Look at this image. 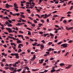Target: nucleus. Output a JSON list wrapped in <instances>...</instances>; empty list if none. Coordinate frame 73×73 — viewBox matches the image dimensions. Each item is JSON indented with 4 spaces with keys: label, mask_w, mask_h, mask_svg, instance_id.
Instances as JSON below:
<instances>
[{
    "label": "nucleus",
    "mask_w": 73,
    "mask_h": 73,
    "mask_svg": "<svg viewBox=\"0 0 73 73\" xmlns=\"http://www.w3.org/2000/svg\"><path fill=\"white\" fill-rule=\"evenodd\" d=\"M9 69L10 70H14V68L13 67H11L9 68Z\"/></svg>",
    "instance_id": "9b49d317"
},
{
    "label": "nucleus",
    "mask_w": 73,
    "mask_h": 73,
    "mask_svg": "<svg viewBox=\"0 0 73 73\" xmlns=\"http://www.w3.org/2000/svg\"><path fill=\"white\" fill-rule=\"evenodd\" d=\"M3 46H4V47H5V48H7V45H6V44H4L3 45Z\"/></svg>",
    "instance_id": "5fc2aeb1"
},
{
    "label": "nucleus",
    "mask_w": 73,
    "mask_h": 73,
    "mask_svg": "<svg viewBox=\"0 0 73 73\" xmlns=\"http://www.w3.org/2000/svg\"><path fill=\"white\" fill-rule=\"evenodd\" d=\"M58 17V16L57 15H54L53 16V17Z\"/></svg>",
    "instance_id": "dca6fc26"
},
{
    "label": "nucleus",
    "mask_w": 73,
    "mask_h": 73,
    "mask_svg": "<svg viewBox=\"0 0 73 73\" xmlns=\"http://www.w3.org/2000/svg\"><path fill=\"white\" fill-rule=\"evenodd\" d=\"M17 42L18 44H19V43H21L22 42L20 41V40H18Z\"/></svg>",
    "instance_id": "0eeeda50"
},
{
    "label": "nucleus",
    "mask_w": 73,
    "mask_h": 73,
    "mask_svg": "<svg viewBox=\"0 0 73 73\" xmlns=\"http://www.w3.org/2000/svg\"><path fill=\"white\" fill-rule=\"evenodd\" d=\"M40 46H41V47H40L41 49L42 50L43 49H44V46L42 44L40 45Z\"/></svg>",
    "instance_id": "39448f33"
},
{
    "label": "nucleus",
    "mask_w": 73,
    "mask_h": 73,
    "mask_svg": "<svg viewBox=\"0 0 73 73\" xmlns=\"http://www.w3.org/2000/svg\"><path fill=\"white\" fill-rule=\"evenodd\" d=\"M38 25H39L38 27H41V25H42V24H39Z\"/></svg>",
    "instance_id": "6ab92c4d"
},
{
    "label": "nucleus",
    "mask_w": 73,
    "mask_h": 73,
    "mask_svg": "<svg viewBox=\"0 0 73 73\" xmlns=\"http://www.w3.org/2000/svg\"><path fill=\"white\" fill-rule=\"evenodd\" d=\"M21 51H22V50H21V49H19V50L18 51V53H20V52H21Z\"/></svg>",
    "instance_id": "a211bd4d"
},
{
    "label": "nucleus",
    "mask_w": 73,
    "mask_h": 73,
    "mask_svg": "<svg viewBox=\"0 0 73 73\" xmlns=\"http://www.w3.org/2000/svg\"><path fill=\"white\" fill-rule=\"evenodd\" d=\"M49 35V34H48V33H47L46 34H44V37H46V36H47V35Z\"/></svg>",
    "instance_id": "b1692460"
},
{
    "label": "nucleus",
    "mask_w": 73,
    "mask_h": 73,
    "mask_svg": "<svg viewBox=\"0 0 73 73\" xmlns=\"http://www.w3.org/2000/svg\"><path fill=\"white\" fill-rule=\"evenodd\" d=\"M6 29L7 30H9V33H11V32H12V33H13V31H12V30H11V29H10L9 28H6Z\"/></svg>",
    "instance_id": "7ed1b4c3"
},
{
    "label": "nucleus",
    "mask_w": 73,
    "mask_h": 73,
    "mask_svg": "<svg viewBox=\"0 0 73 73\" xmlns=\"http://www.w3.org/2000/svg\"><path fill=\"white\" fill-rule=\"evenodd\" d=\"M72 64L69 65L68 66V67H66V69H70V68L72 67Z\"/></svg>",
    "instance_id": "20e7f679"
},
{
    "label": "nucleus",
    "mask_w": 73,
    "mask_h": 73,
    "mask_svg": "<svg viewBox=\"0 0 73 73\" xmlns=\"http://www.w3.org/2000/svg\"><path fill=\"white\" fill-rule=\"evenodd\" d=\"M63 45H64V47H63V48H66V47H67V44H63Z\"/></svg>",
    "instance_id": "6e6552de"
},
{
    "label": "nucleus",
    "mask_w": 73,
    "mask_h": 73,
    "mask_svg": "<svg viewBox=\"0 0 73 73\" xmlns=\"http://www.w3.org/2000/svg\"><path fill=\"white\" fill-rule=\"evenodd\" d=\"M51 50H52V48H50L48 50V52H49V51H51Z\"/></svg>",
    "instance_id": "79ce46f5"
},
{
    "label": "nucleus",
    "mask_w": 73,
    "mask_h": 73,
    "mask_svg": "<svg viewBox=\"0 0 73 73\" xmlns=\"http://www.w3.org/2000/svg\"><path fill=\"white\" fill-rule=\"evenodd\" d=\"M12 47L14 49L16 50V47H14V46H12Z\"/></svg>",
    "instance_id": "6e6d98bb"
},
{
    "label": "nucleus",
    "mask_w": 73,
    "mask_h": 73,
    "mask_svg": "<svg viewBox=\"0 0 73 73\" xmlns=\"http://www.w3.org/2000/svg\"><path fill=\"white\" fill-rule=\"evenodd\" d=\"M16 25L17 26H20V23H18V24H17Z\"/></svg>",
    "instance_id": "bb28decb"
},
{
    "label": "nucleus",
    "mask_w": 73,
    "mask_h": 73,
    "mask_svg": "<svg viewBox=\"0 0 73 73\" xmlns=\"http://www.w3.org/2000/svg\"><path fill=\"white\" fill-rule=\"evenodd\" d=\"M48 70H45L44 72H45V73H46V72H48Z\"/></svg>",
    "instance_id": "e2e57ef3"
},
{
    "label": "nucleus",
    "mask_w": 73,
    "mask_h": 73,
    "mask_svg": "<svg viewBox=\"0 0 73 73\" xmlns=\"http://www.w3.org/2000/svg\"><path fill=\"white\" fill-rule=\"evenodd\" d=\"M17 70H15L13 71V72L15 73V72L16 73V72H17Z\"/></svg>",
    "instance_id": "4d7b16f0"
},
{
    "label": "nucleus",
    "mask_w": 73,
    "mask_h": 73,
    "mask_svg": "<svg viewBox=\"0 0 73 73\" xmlns=\"http://www.w3.org/2000/svg\"><path fill=\"white\" fill-rule=\"evenodd\" d=\"M41 61L39 62V64H42L43 62V61H44V59H42L41 60Z\"/></svg>",
    "instance_id": "9d476101"
},
{
    "label": "nucleus",
    "mask_w": 73,
    "mask_h": 73,
    "mask_svg": "<svg viewBox=\"0 0 73 73\" xmlns=\"http://www.w3.org/2000/svg\"><path fill=\"white\" fill-rule=\"evenodd\" d=\"M34 59H35L34 58H33L31 59V60L32 61H34Z\"/></svg>",
    "instance_id": "de8ad7c7"
},
{
    "label": "nucleus",
    "mask_w": 73,
    "mask_h": 73,
    "mask_svg": "<svg viewBox=\"0 0 73 73\" xmlns=\"http://www.w3.org/2000/svg\"><path fill=\"white\" fill-rule=\"evenodd\" d=\"M11 45H14V44H15V43H11Z\"/></svg>",
    "instance_id": "a18cd8bd"
},
{
    "label": "nucleus",
    "mask_w": 73,
    "mask_h": 73,
    "mask_svg": "<svg viewBox=\"0 0 73 73\" xmlns=\"http://www.w3.org/2000/svg\"><path fill=\"white\" fill-rule=\"evenodd\" d=\"M46 21L48 23H49V19H47L46 20Z\"/></svg>",
    "instance_id": "052dcab7"
},
{
    "label": "nucleus",
    "mask_w": 73,
    "mask_h": 73,
    "mask_svg": "<svg viewBox=\"0 0 73 73\" xmlns=\"http://www.w3.org/2000/svg\"><path fill=\"white\" fill-rule=\"evenodd\" d=\"M33 27H35V25L34 24H33L31 25Z\"/></svg>",
    "instance_id": "bf43d9fd"
},
{
    "label": "nucleus",
    "mask_w": 73,
    "mask_h": 73,
    "mask_svg": "<svg viewBox=\"0 0 73 73\" xmlns=\"http://www.w3.org/2000/svg\"><path fill=\"white\" fill-rule=\"evenodd\" d=\"M40 70V69H32V71H33V72H35V71H38V70Z\"/></svg>",
    "instance_id": "423d86ee"
},
{
    "label": "nucleus",
    "mask_w": 73,
    "mask_h": 73,
    "mask_svg": "<svg viewBox=\"0 0 73 73\" xmlns=\"http://www.w3.org/2000/svg\"><path fill=\"white\" fill-rule=\"evenodd\" d=\"M51 44H52V42H49L48 43V45H51Z\"/></svg>",
    "instance_id": "c85d7f7f"
},
{
    "label": "nucleus",
    "mask_w": 73,
    "mask_h": 73,
    "mask_svg": "<svg viewBox=\"0 0 73 73\" xmlns=\"http://www.w3.org/2000/svg\"><path fill=\"white\" fill-rule=\"evenodd\" d=\"M6 7L7 8H9L10 7H13V6L9 5H8V3H7L6 4Z\"/></svg>",
    "instance_id": "f03ea898"
},
{
    "label": "nucleus",
    "mask_w": 73,
    "mask_h": 73,
    "mask_svg": "<svg viewBox=\"0 0 73 73\" xmlns=\"http://www.w3.org/2000/svg\"><path fill=\"white\" fill-rule=\"evenodd\" d=\"M19 15H20V13H16V15H17V16H19Z\"/></svg>",
    "instance_id": "3c124183"
},
{
    "label": "nucleus",
    "mask_w": 73,
    "mask_h": 73,
    "mask_svg": "<svg viewBox=\"0 0 73 73\" xmlns=\"http://www.w3.org/2000/svg\"><path fill=\"white\" fill-rule=\"evenodd\" d=\"M15 58H19V55H17V56H16L15 57Z\"/></svg>",
    "instance_id": "f704fd0d"
},
{
    "label": "nucleus",
    "mask_w": 73,
    "mask_h": 73,
    "mask_svg": "<svg viewBox=\"0 0 73 73\" xmlns=\"http://www.w3.org/2000/svg\"><path fill=\"white\" fill-rule=\"evenodd\" d=\"M41 42H43V44H45V41H44V40H42Z\"/></svg>",
    "instance_id": "e433bc0d"
},
{
    "label": "nucleus",
    "mask_w": 73,
    "mask_h": 73,
    "mask_svg": "<svg viewBox=\"0 0 73 73\" xmlns=\"http://www.w3.org/2000/svg\"><path fill=\"white\" fill-rule=\"evenodd\" d=\"M30 40L32 42L33 41H34V40H33L32 39V38H30Z\"/></svg>",
    "instance_id": "a19ab883"
},
{
    "label": "nucleus",
    "mask_w": 73,
    "mask_h": 73,
    "mask_svg": "<svg viewBox=\"0 0 73 73\" xmlns=\"http://www.w3.org/2000/svg\"><path fill=\"white\" fill-rule=\"evenodd\" d=\"M73 6H71L70 8V10H72L73 8Z\"/></svg>",
    "instance_id": "69168bd1"
},
{
    "label": "nucleus",
    "mask_w": 73,
    "mask_h": 73,
    "mask_svg": "<svg viewBox=\"0 0 73 73\" xmlns=\"http://www.w3.org/2000/svg\"><path fill=\"white\" fill-rule=\"evenodd\" d=\"M54 60V58H51L50 59V60Z\"/></svg>",
    "instance_id": "09e8293b"
},
{
    "label": "nucleus",
    "mask_w": 73,
    "mask_h": 73,
    "mask_svg": "<svg viewBox=\"0 0 73 73\" xmlns=\"http://www.w3.org/2000/svg\"><path fill=\"white\" fill-rule=\"evenodd\" d=\"M54 68H55V67H54V66H52V70L54 69Z\"/></svg>",
    "instance_id": "774afa93"
},
{
    "label": "nucleus",
    "mask_w": 73,
    "mask_h": 73,
    "mask_svg": "<svg viewBox=\"0 0 73 73\" xmlns=\"http://www.w3.org/2000/svg\"><path fill=\"white\" fill-rule=\"evenodd\" d=\"M28 35H31V31H28Z\"/></svg>",
    "instance_id": "aec40b11"
},
{
    "label": "nucleus",
    "mask_w": 73,
    "mask_h": 73,
    "mask_svg": "<svg viewBox=\"0 0 73 73\" xmlns=\"http://www.w3.org/2000/svg\"><path fill=\"white\" fill-rule=\"evenodd\" d=\"M46 53L47 54V55H48L49 54V52H46Z\"/></svg>",
    "instance_id": "864d4df0"
},
{
    "label": "nucleus",
    "mask_w": 73,
    "mask_h": 73,
    "mask_svg": "<svg viewBox=\"0 0 73 73\" xmlns=\"http://www.w3.org/2000/svg\"><path fill=\"white\" fill-rule=\"evenodd\" d=\"M19 32L20 33H22V34H23V32H22L21 31H19Z\"/></svg>",
    "instance_id": "7c9ffc66"
},
{
    "label": "nucleus",
    "mask_w": 73,
    "mask_h": 73,
    "mask_svg": "<svg viewBox=\"0 0 73 73\" xmlns=\"http://www.w3.org/2000/svg\"><path fill=\"white\" fill-rule=\"evenodd\" d=\"M62 43V42H60L59 43H58L57 44H58V45H60V44H61Z\"/></svg>",
    "instance_id": "5701e85b"
},
{
    "label": "nucleus",
    "mask_w": 73,
    "mask_h": 73,
    "mask_svg": "<svg viewBox=\"0 0 73 73\" xmlns=\"http://www.w3.org/2000/svg\"><path fill=\"white\" fill-rule=\"evenodd\" d=\"M34 21L35 23H37V21L35 20H34Z\"/></svg>",
    "instance_id": "72a5a7b5"
},
{
    "label": "nucleus",
    "mask_w": 73,
    "mask_h": 73,
    "mask_svg": "<svg viewBox=\"0 0 73 73\" xmlns=\"http://www.w3.org/2000/svg\"><path fill=\"white\" fill-rule=\"evenodd\" d=\"M36 9L37 10V11L38 12H40V10L36 8Z\"/></svg>",
    "instance_id": "8fccbe9b"
},
{
    "label": "nucleus",
    "mask_w": 73,
    "mask_h": 73,
    "mask_svg": "<svg viewBox=\"0 0 73 73\" xmlns=\"http://www.w3.org/2000/svg\"><path fill=\"white\" fill-rule=\"evenodd\" d=\"M60 65L61 66H64V65H65V64H64L63 63H61L60 64Z\"/></svg>",
    "instance_id": "f3484780"
},
{
    "label": "nucleus",
    "mask_w": 73,
    "mask_h": 73,
    "mask_svg": "<svg viewBox=\"0 0 73 73\" xmlns=\"http://www.w3.org/2000/svg\"><path fill=\"white\" fill-rule=\"evenodd\" d=\"M21 16L23 18H25V17L24 15H21Z\"/></svg>",
    "instance_id": "c756f323"
},
{
    "label": "nucleus",
    "mask_w": 73,
    "mask_h": 73,
    "mask_svg": "<svg viewBox=\"0 0 73 73\" xmlns=\"http://www.w3.org/2000/svg\"><path fill=\"white\" fill-rule=\"evenodd\" d=\"M65 19V17H62L61 18V19L60 20V21H62V19Z\"/></svg>",
    "instance_id": "2eb2a0df"
},
{
    "label": "nucleus",
    "mask_w": 73,
    "mask_h": 73,
    "mask_svg": "<svg viewBox=\"0 0 73 73\" xmlns=\"http://www.w3.org/2000/svg\"><path fill=\"white\" fill-rule=\"evenodd\" d=\"M21 5L22 6V7H23L24 6V4H23V1H21Z\"/></svg>",
    "instance_id": "4be33fe9"
},
{
    "label": "nucleus",
    "mask_w": 73,
    "mask_h": 73,
    "mask_svg": "<svg viewBox=\"0 0 73 73\" xmlns=\"http://www.w3.org/2000/svg\"><path fill=\"white\" fill-rule=\"evenodd\" d=\"M4 33L6 35H8V33L7 32H5Z\"/></svg>",
    "instance_id": "338daca9"
},
{
    "label": "nucleus",
    "mask_w": 73,
    "mask_h": 73,
    "mask_svg": "<svg viewBox=\"0 0 73 73\" xmlns=\"http://www.w3.org/2000/svg\"><path fill=\"white\" fill-rule=\"evenodd\" d=\"M35 16H38V17H39V18H42V17H40V15H39L38 14H36L35 15Z\"/></svg>",
    "instance_id": "ddd939ff"
},
{
    "label": "nucleus",
    "mask_w": 73,
    "mask_h": 73,
    "mask_svg": "<svg viewBox=\"0 0 73 73\" xmlns=\"http://www.w3.org/2000/svg\"><path fill=\"white\" fill-rule=\"evenodd\" d=\"M59 71H60V69L57 70H56V72H59Z\"/></svg>",
    "instance_id": "13d9d810"
},
{
    "label": "nucleus",
    "mask_w": 73,
    "mask_h": 73,
    "mask_svg": "<svg viewBox=\"0 0 73 73\" xmlns=\"http://www.w3.org/2000/svg\"><path fill=\"white\" fill-rule=\"evenodd\" d=\"M5 24L6 25H8L9 24V23L8 22V21H7L5 23Z\"/></svg>",
    "instance_id": "393cba45"
},
{
    "label": "nucleus",
    "mask_w": 73,
    "mask_h": 73,
    "mask_svg": "<svg viewBox=\"0 0 73 73\" xmlns=\"http://www.w3.org/2000/svg\"><path fill=\"white\" fill-rule=\"evenodd\" d=\"M8 21H9V23H10L11 24V23H12V21H11V20H8Z\"/></svg>",
    "instance_id": "c03bdc74"
},
{
    "label": "nucleus",
    "mask_w": 73,
    "mask_h": 73,
    "mask_svg": "<svg viewBox=\"0 0 73 73\" xmlns=\"http://www.w3.org/2000/svg\"><path fill=\"white\" fill-rule=\"evenodd\" d=\"M63 22L64 24H66V22H67V21L66 20H64V21H63Z\"/></svg>",
    "instance_id": "412c9836"
},
{
    "label": "nucleus",
    "mask_w": 73,
    "mask_h": 73,
    "mask_svg": "<svg viewBox=\"0 0 73 73\" xmlns=\"http://www.w3.org/2000/svg\"><path fill=\"white\" fill-rule=\"evenodd\" d=\"M14 54V56H18V55H19V54H16V53H15Z\"/></svg>",
    "instance_id": "c9c22d12"
},
{
    "label": "nucleus",
    "mask_w": 73,
    "mask_h": 73,
    "mask_svg": "<svg viewBox=\"0 0 73 73\" xmlns=\"http://www.w3.org/2000/svg\"><path fill=\"white\" fill-rule=\"evenodd\" d=\"M21 70H22V69L21 68H20L19 69V70H17V72H19L21 71Z\"/></svg>",
    "instance_id": "58836bf2"
},
{
    "label": "nucleus",
    "mask_w": 73,
    "mask_h": 73,
    "mask_svg": "<svg viewBox=\"0 0 73 73\" xmlns=\"http://www.w3.org/2000/svg\"><path fill=\"white\" fill-rule=\"evenodd\" d=\"M73 42V41L72 40H70L68 42H69V43H71V42Z\"/></svg>",
    "instance_id": "603ef678"
},
{
    "label": "nucleus",
    "mask_w": 73,
    "mask_h": 73,
    "mask_svg": "<svg viewBox=\"0 0 73 73\" xmlns=\"http://www.w3.org/2000/svg\"><path fill=\"white\" fill-rule=\"evenodd\" d=\"M8 27H12V25L11 24H10V23H9V24L8 25Z\"/></svg>",
    "instance_id": "f8f14e48"
},
{
    "label": "nucleus",
    "mask_w": 73,
    "mask_h": 73,
    "mask_svg": "<svg viewBox=\"0 0 73 73\" xmlns=\"http://www.w3.org/2000/svg\"><path fill=\"white\" fill-rule=\"evenodd\" d=\"M29 19H30V20H33V19L31 17H29Z\"/></svg>",
    "instance_id": "37998d69"
},
{
    "label": "nucleus",
    "mask_w": 73,
    "mask_h": 73,
    "mask_svg": "<svg viewBox=\"0 0 73 73\" xmlns=\"http://www.w3.org/2000/svg\"><path fill=\"white\" fill-rule=\"evenodd\" d=\"M27 7H26V8H29V5H26Z\"/></svg>",
    "instance_id": "2f4dec72"
},
{
    "label": "nucleus",
    "mask_w": 73,
    "mask_h": 73,
    "mask_svg": "<svg viewBox=\"0 0 73 73\" xmlns=\"http://www.w3.org/2000/svg\"><path fill=\"white\" fill-rule=\"evenodd\" d=\"M50 36H51V37H54V35L53 34H52V33H50Z\"/></svg>",
    "instance_id": "cd10ccee"
},
{
    "label": "nucleus",
    "mask_w": 73,
    "mask_h": 73,
    "mask_svg": "<svg viewBox=\"0 0 73 73\" xmlns=\"http://www.w3.org/2000/svg\"><path fill=\"white\" fill-rule=\"evenodd\" d=\"M5 68L6 69H9V67H5Z\"/></svg>",
    "instance_id": "0e129e2a"
},
{
    "label": "nucleus",
    "mask_w": 73,
    "mask_h": 73,
    "mask_svg": "<svg viewBox=\"0 0 73 73\" xmlns=\"http://www.w3.org/2000/svg\"><path fill=\"white\" fill-rule=\"evenodd\" d=\"M27 29H28L29 30V31H32V29H30L28 27H27Z\"/></svg>",
    "instance_id": "ea45409f"
},
{
    "label": "nucleus",
    "mask_w": 73,
    "mask_h": 73,
    "mask_svg": "<svg viewBox=\"0 0 73 73\" xmlns=\"http://www.w3.org/2000/svg\"><path fill=\"white\" fill-rule=\"evenodd\" d=\"M5 60H6V59H3L2 60V62H4V61H5Z\"/></svg>",
    "instance_id": "49530a36"
},
{
    "label": "nucleus",
    "mask_w": 73,
    "mask_h": 73,
    "mask_svg": "<svg viewBox=\"0 0 73 73\" xmlns=\"http://www.w3.org/2000/svg\"><path fill=\"white\" fill-rule=\"evenodd\" d=\"M73 28V27H70L69 28L67 26H66V29L67 31H69V30L70 29H72Z\"/></svg>",
    "instance_id": "f257e3e1"
},
{
    "label": "nucleus",
    "mask_w": 73,
    "mask_h": 73,
    "mask_svg": "<svg viewBox=\"0 0 73 73\" xmlns=\"http://www.w3.org/2000/svg\"><path fill=\"white\" fill-rule=\"evenodd\" d=\"M56 71V70L53 69L51 70V73H53V72H54Z\"/></svg>",
    "instance_id": "1a4fd4ad"
},
{
    "label": "nucleus",
    "mask_w": 73,
    "mask_h": 73,
    "mask_svg": "<svg viewBox=\"0 0 73 73\" xmlns=\"http://www.w3.org/2000/svg\"><path fill=\"white\" fill-rule=\"evenodd\" d=\"M33 58L34 59H35V58H36V55H35V54L33 55Z\"/></svg>",
    "instance_id": "4c0bfd02"
},
{
    "label": "nucleus",
    "mask_w": 73,
    "mask_h": 73,
    "mask_svg": "<svg viewBox=\"0 0 73 73\" xmlns=\"http://www.w3.org/2000/svg\"><path fill=\"white\" fill-rule=\"evenodd\" d=\"M14 9L16 11V12H18L19 11V10L17 9L14 8Z\"/></svg>",
    "instance_id": "473e14b6"
},
{
    "label": "nucleus",
    "mask_w": 73,
    "mask_h": 73,
    "mask_svg": "<svg viewBox=\"0 0 73 73\" xmlns=\"http://www.w3.org/2000/svg\"><path fill=\"white\" fill-rule=\"evenodd\" d=\"M57 12V11H55L53 12L52 13H56Z\"/></svg>",
    "instance_id": "680f3d73"
},
{
    "label": "nucleus",
    "mask_w": 73,
    "mask_h": 73,
    "mask_svg": "<svg viewBox=\"0 0 73 73\" xmlns=\"http://www.w3.org/2000/svg\"><path fill=\"white\" fill-rule=\"evenodd\" d=\"M40 21L42 23H44V20H40Z\"/></svg>",
    "instance_id": "a878e982"
},
{
    "label": "nucleus",
    "mask_w": 73,
    "mask_h": 73,
    "mask_svg": "<svg viewBox=\"0 0 73 73\" xmlns=\"http://www.w3.org/2000/svg\"><path fill=\"white\" fill-rule=\"evenodd\" d=\"M27 11L29 13H31V10L30 9H27Z\"/></svg>",
    "instance_id": "4468645a"
}]
</instances>
